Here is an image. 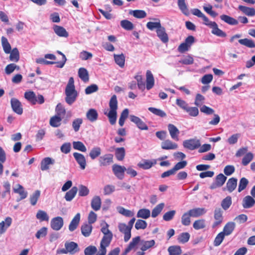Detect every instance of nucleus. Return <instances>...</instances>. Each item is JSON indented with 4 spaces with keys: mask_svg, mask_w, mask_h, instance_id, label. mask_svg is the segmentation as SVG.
<instances>
[{
    "mask_svg": "<svg viewBox=\"0 0 255 255\" xmlns=\"http://www.w3.org/2000/svg\"><path fill=\"white\" fill-rule=\"evenodd\" d=\"M134 79L137 81L136 84L138 89L141 91H143L145 88L147 90H149L154 85V79L153 74L149 70H147L146 73V86L141 75L135 76Z\"/></svg>",
    "mask_w": 255,
    "mask_h": 255,
    "instance_id": "f257e3e1",
    "label": "nucleus"
},
{
    "mask_svg": "<svg viewBox=\"0 0 255 255\" xmlns=\"http://www.w3.org/2000/svg\"><path fill=\"white\" fill-rule=\"evenodd\" d=\"M110 111L108 113L104 112L109 120V122L112 125L116 124L117 118L118 100L116 95L112 96L109 102Z\"/></svg>",
    "mask_w": 255,
    "mask_h": 255,
    "instance_id": "f03ea898",
    "label": "nucleus"
},
{
    "mask_svg": "<svg viewBox=\"0 0 255 255\" xmlns=\"http://www.w3.org/2000/svg\"><path fill=\"white\" fill-rule=\"evenodd\" d=\"M227 178L223 174L220 173L217 175L214 182L211 184L210 188L215 189L222 187L225 183Z\"/></svg>",
    "mask_w": 255,
    "mask_h": 255,
    "instance_id": "7ed1b4c3",
    "label": "nucleus"
},
{
    "mask_svg": "<svg viewBox=\"0 0 255 255\" xmlns=\"http://www.w3.org/2000/svg\"><path fill=\"white\" fill-rule=\"evenodd\" d=\"M183 145L185 148L193 150L199 148L201 143L199 139L192 138L184 140L183 142Z\"/></svg>",
    "mask_w": 255,
    "mask_h": 255,
    "instance_id": "20e7f679",
    "label": "nucleus"
},
{
    "mask_svg": "<svg viewBox=\"0 0 255 255\" xmlns=\"http://www.w3.org/2000/svg\"><path fill=\"white\" fill-rule=\"evenodd\" d=\"M214 218L215 221L212 225V228L215 229L220 225L223 221V211L220 208H217L214 212Z\"/></svg>",
    "mask_w": 255,
    "mask_h": 255,
    "instance_id": "39448f33",
    "label": "nucleus"
},
{
    "mask_svg": "<svg viewBox=\"0 0 255 255\" xmlns=\"http://www.w3.org/2000/svg\"><path fill=\"white\" fill-rule=\"evenodd\" d=\"M126 168L124 166L118 164H114L112 166V170L114 175L120 180H122L125 177V172Z\"/></svg>",
    "mask_w": 255,
    "mask_h": 255,
    "instance_id": "423d86ee",
    "label": "nucleus"
},
{
    "mask_svg": "<svg viewBox=\"0 0 255 255\" xmlns=\"http://www.w3.org/2000/svg\"><path fill=\"white\" fill-rule=\"evenodd\" d=\"M64 225L63 219L61 217H56L51 219L50 222L51 228L55 231H59Z\"/></svg>",
    "mask_w": 255,
    "mask_h": 255,
    "instance_id": "0eeeda50",
    "label": "nucleus"
},
{
    "mask_svg": "<svg viewBox=\"0 0 255 255\" xmlns=\"http://www.w3.org/2000/svg\"><path fill=\"white\" fill-rule=\"evenodd\" d=\"M130 120L131 122L135 124L136 127L141 130H147L148 126L139 118L134 115H130Z\"/></svg>",
    "mask_w": 255,
    "mask_h": 255,
    "instance_id": "6e6552de",
    "label": "nucleus"
},
{
    "mask_svg": "<svg viewBox=\"0 0 255 255\" xmlns=\"http://www.w3.org/2000/svg\"><path fill=\"white\" fill-rule=\"evenodd\" d=\"M113 155L106 154L100 157L99 159L100 166H107L113 162Z\"/></svg>",
    "mask_w": 255,
    "mask_h": 255,
    "instance_id": "1a4fd4ad",
    "label": "nucleus"
},
{
    "mask_svg": "<svg viewBox=\"0 0 255 255\" xmlns=\"http://www.w3.org/2000/svg\"><path fill=\"white\" fill-rule=\"evenodd\" d=\"M73 155L80 168L82 170L85 169L86 166V160L84 155L78 152H74Z\"/></svg>",
    "mask_w": 255,
    "mask_h": 255,
    "instance_id": "9d476101",
    "label": "nucleus"
},
{
    "mask_svg": "<svg viewBox=\"0 0 255 255\" xmlns=\"http://www.w3.org/2000/svg\"><path fill=\"white\" fill-rule=\"evenodd\" d=\"M64 246L65 248L67 249L68 253L72 255L78 253L80 251L78 244L74 242H67L65 243Z\"/></svg>",
    "mask_w": 255,
    "mask_h": 255,
    "instance_id": "9b49d317",
    "label": "nucleus"
},
{
    "mask_svg": "<svg viewBox=\"0 0 255 255\" xmlns=\"http://www.w3.org/2000/svg\"><path fill=\"white\" fill-rule=\"evenodd\" d=\"M157 37L164 43H167L169 40L168 34L166 32L165 27L162 25L156 30Z\"/></svg>",
    "mask_w": 255,
    "mask_h": 255,
    "instance_id": "f8f14e48",
    "label": "nucleus"
},
{
    "mask_svg": "<svg viewBox=\"0 0 255 255\" xmlns=\"http://www.w3.org/2000/svg\"><path fill=\"white\" fill-rule=\"evenodd\" d=\"M55 163V160L51 157H45L40 162V169L42 171L47 170L49 169L50 165H53Z\"/></svg>",
    "mask_w": 255,
    "mask_h": 255,
    "instance_id": "ddd939ff",
    "label": "nucleus"
},
{
    "mask_svg": "<svg viewBox=\"0 0 255 255\" xmlns=\"http://www.w3.org/2000/svg\"><path fill=\"white\" fill-rule=\"evenodd\" d=\"M168 130L171 137L176 141L179 140L178 136L180 133L179 129L174 125L169 124L167 126Z\"/></svg>",
    "mask_w": 255,
    "mask_h": 255,
    "instance_id": "4468645a",
    "label": "nucleus"
},
{
    "mask_svg": "<svg viewBox=\"0 0 255 255\" xmlns=\"http://www.w3.org/2000/svg\"><path fill=\"white\" fill-rule=\"evenodd\" d=\"M212 31L211 33L220 37H226L227 34L222 30L219 28L217 24L216 23H212L211 24Z\"/></svg>",
    "mask_w": 255,
    "mask_h": 255,
    "instance_id": "2eb2a0df",
    "label": "nucleus"
},
{
    "mask_svg": "<svg viewBox=\"0 0 255 255\" xmlns=\"http://www.w3.org/2000/svg\"><path fill=\"white\" fill-rule=\"evenodd\" d=\"M155 164H156L155 160L143 159L137 164V166L144 170H147L151 168Z\"/></svg>",
    "mask_w": 255,
    "mask_h": 255,
    "instance_id": "dca6fc26",
    "label": "nucleus"
},
{
    "mask_svg": "<svg viewBox=\"0 0 255 255\" xmlns=\"http://www.w3.org/2000/svg\"><path fill=\"white\" fill-rule=\"evenodd\" d=\"M92 225L87 223H84L81 227L82 234L85 237H89L92 233Z\"/></svg>",
    "mask_w": 255,
    "mask_h": 255,
    "instance_id": "f3484780",
    "label": "nucleus"
},
{
    "mask_svg": "<svg viewBox=\"0 0 255 255\" xmlns=\"http://www.w3.org/2000/svg\"><path fill=\"white\" fill-rule=\"evenodd\" d=\"M255 200L253 197L248 195L243 200V206L245 209L250 208L254 206Z\"/></svg>",
    "mask_w": 255,
    "mask_h": 255,
    "instance_id": "a211bd4d",
    "label": "nucleus"
},
{
    "mask_svg": "<svg viewBox=\"0 0 255 255\" xmlns=\"http://www.w3.org/2000/svg\"><path fill=\"white\" fill-rule=\"evenodd\" d=\"M78 192V188L76 186H74L71 189L67 191L64 196V199L67 202L71 201L75 197Z\"/></svg>",
    "mask_w": 255,
    "mask_h": 255,
    "instance_id": "6ab92c4d",
    "label": "nucleus"
},
{
    "mask_svg": "<svg viewBox=\"0 0 255 255\" xmlns=\"http://www.w3.org/2000/svg\"><path fill=\"white\" fill-rule=\"evenodd\" d=\"M192 217L197 218L205 214L207 210L204 208H196L188 211Z\"/></svg>",
    "mask_w": 255,
    "mask_h": 255,
    "instance_id": "aec40b11",
    "label": "nucleus"
},
{
    "mask_svg": "<svg viewBox=\"0 0 255 255\" xmlns=\"http://www.w3.org/2000/svg\"><path fill=\"white\" fill-rule=\"evenodd\" d=\"M80 220V214L78 213L75 216L69 225V230L70 231L73 232L77 229L79 224Z\"/></svg>",
    "mask_w": 255,
    "mask_h": 255,
    "instance_id": "412c9836",
    "label": "nucleus"
},
{
    "mask_svg": "<svg viewBox=\"0 0 255 255\" xmlns=\"http://www.w3.org/2000/svg\"><path fill=\"white\" fill-rule=\"evenodd\" d=\"M12 219L10 217H7L4 221L0 223V236L3 234L7 229L10 226Z\"/></svg>",
    "mask_w": 255,
    "mask_h": 255,
    "instance_id": "4be33fe9",
    "label": "nucleus"
},
{
    "mask_svg": "<svg viewBox=\"0 0 255 255\" xmlns=\"http://www.w3.org/2000/svg\"><path fill=\"white\" fill-rule=\"evenodd\" d=\"M87 119L91 122L96 121L98 118L97 111L94 109H89L86 115Z\"/></svg>",
    "mask_w": 255,
    "mask_h": 255,
    "instance_id": "5701e85b",
    "label": "nucleus"
},
{
    "mask_svg": "<svg viewBox=\"0 0 255 255\" xmlns=\"http://www.w3.org/2000/svg\"><path fill=\"white\" fill-rule=\"evenodd\" d=\"M236 225L234 222H228L224 226L223 231L222 232L223 233L225 236H229L232 233Z\"/></svg>",
    "mask_w": 255,
    "mask_h": 255,
    "instance_id": "b1692460",
    "label": "nucleus"
},
{
    "mask_svg": "<svg viewBox=\"0 0 255 255\" xmlns=\"http://www.w3.org/2000/svg\"><path fill=\"white\" fill-rule=\"evenodd\" d=\"M177 147V144L173 142L169 139L165 140L161 143V148L163 149H176Z\"/></svg>",
    "mask_w": 255,
    "mask_h": 255,
    "instance_id": "393cba45",
    "label": "nucleus"
},
{
    "mask_svg": "<svg viewBox=\"0 0 255 255\" xmlns=\"http://www.w3.org/2000/svg\"><path fill=\"white\" fill-rule=\"evenodd\" d=\"M237 181V179L234 177L231 178L228 180L226 183V187L230 193L232 192L236 188Z\"/></svg>",
    "mask_w": 255,
    "mask_h": 255,
    "instance_id": "a878e982",
    "label": "nucleus"
},
{
    "mask_svg": "<svg viewBox=\"0 0 255 255\" xmlns=\"http://www.w3.org/2000/svg\"><path fill=\"white\" fill-rule=\"evenodd\" d=\"M238 8L245 14L248 16H253L255 15V9L253 7H249L240 5L238 7Z\"/></svg>",
    "mask_w": 255,
    "mask_h": 255,
    "instance_id": "bb28decb",
    "label": "nucleus"
},
{
    "mask_svg": "<svg viewBox=\"0 0 255 255\" xmlns=\"http://www.w3.org/2000/svg\"><path fill=\"white\" fill-rule=\"evenodd\" d=\"M53 30L55 33L60 37H67L68 36V32L62 26L55 25L53 27Z\"/></svg>",
    "mask_w": 255,
    "mask_h": 255,
    "instance_id": "cd10ccee",
    "label": "nucleus"
},
{
    "mask_svg": "<svg viewBox=\"0 0 255 255\" xmlns=\"http://www.w3.org/2000/svg\"><path fill=\"white\" fill-rule=\"evenodd\" d=\"M101 207V200L99 196H94L91 201L92 208L97 211L100 209Z\"/></svg>",
    "mask_w": 255,
    "mask_h": 255,
    "instance_id": "c85d7f7f",
    "label": "nucleus"
},
{
    "mask_svg": "<svg viewBox=\"0 0 255 255\" xmlns=\"http://www.w3.org/2000/svg\"><path fill=\"white\" fill-rule=\"evenodd\" d=\"M78 76L84 82H87L89 80V73L85 68H80L78 70Z\"/></svg>",
    "mask_w": 255,
    "mask_h": 255,
    "instance_id": "c756f323",
    "label": "nucleus"
},
{
    "mask_svg": "<svg viewBox=\"0 0 255 255\" xmlns=\"http://www.w3.org/2000/svg\"><path fill=\"white\" fill-rule=\"evenodd\" d=\"M177 4L179 9L185 15H189L190 14L187 5L185 3V0H177Z\"/></svg>",
    "mask_w": 255,
    "mask_h": 255,
    "instance_id": "7c9ffc66",
    "label": "nucleus"
},
{
    "mask_svg": "<svg viewBox=\"0 0 255 255\" xmlns=\"http://www.w3.org/2000/svg\"><path fill=\"white\" fill-rule=\"evenodd\" d=\"M24 97L32 105H35L37 103V97L33 91L26 92L24 94Z\"/></svg>",
    "mask_w": 255,
    "mask_h": 255,
    "instance_id": "2f4dec72",
    "label": "nucleus"
},
{
    "mask_svg": "<svg viewBox=\"0 0 255 255\" xmlns=\"http://www.w3.org/2000/svg\"><path fill=\"white\" fill-rule=\"evenodd\" d=\"M220 18L222 20L230 25H235L238 24V21L237 20L227 15H221Z\"/></svg>",
    "mask_w": 255,
    "mask_h": 255,
    "instance_id": "473e14b6",
    "label": "nucleus"
},
{
    "mask_svg": "<svg viewBox=\"0 0 255 255\" xmlns=\"http://www.w3.org/2000/svg\"><path fill=\"white\" fill-rule=\"evenodd\" d=\"M114 59L116 63L120 67L123 68L125 65V56L122 53L121 54H114Z\"/></svg>",
    "mask_w": 255,
    "mask_h": 255,
    "instance_id": "72a5a7b5",
    "label": "nucleus"
},
{
    "mask_svg": "<svg viewBox=\"0 0 255 255\" xmlns=\"http://www.w3.org/2000/svg\"><path fill=\"white\" fill-rule=\"evenodd\" d=\"M61 121L62 118L61 117L55 115L50 118L49 123L52 127L57 128L61 125Z\"/></svg>",
    "mask_w": 255,
    "mask_h": 255,
    "instance_id": "f704fd0d",
    "label": "nucleus"
},
{
    "mask_svg": "<svg viewBox=\"0 0 255 255\" xmlns=\"http://www.w3.org/2000/svg\"><path fill=\"white\" fill-rule=\"evenodd\" d=\"M126 151L124 147H118L115 149V156L119 161H122L125 156Z\"/></svg>",
    "mask_w": 255,
    "mask_h": 255,
    "instance_id": "c9c22d12",
    "label": "nucleus"
},
{
    "mask_svg": "<svg viewBox=\"0 0 255 255\" xmlns=\"http://www.w3.org/2000/svg\"><path fill=\"white\" fill-rule=\"evenodd\" d=\"M150 212L147 209H141L138 211L136 215L137 218L146 219L150 217Z\"/></svg>",
    "mask_w": 255,
    "mask_h": 255,
    "instance_id": "e433bc0d",
    "label": "nucleus"
},
{
    "mask_svg": "<svg viewBox=\"0 0 255 255\" xmlns=\"http://www.w3.org/2000/svg\"><path fill=\"white\" fill-rule=\"evenodd\" d=\"M129 13L137 18H143L146 16V13L143 10H131Z\"/></svg>",
    "mask_w": 255,
    "mask_h": 255,
    "instance_id": "4c0bfd02",
    "label": "nucleus"
},
{
    "mask_svg": "<svg viewBox=\"0 0 255 255\" xmlns=\"http://www.w3.org/2000/svg\"><path fill=\"white\" fill-rule=\"evenodd\" d=\"M232 203L231 197L228 196L222 201L221 206L224 210L226 211L230 207Z\"/></svg>",
    "mask_w": 255,
    "mask_h": 255,
    "instance_id": "58836bf2",
    "label": "nucleus"
},
{
    "mask_svg": "<svg viewBox=\"0 0 255 255\" xmlns=\"http://www.w3.org/2000/svg\"><path fill=\"white\" fill-rule=\"evenodd\" d=\"M40 196V191L37 190L35 191L29 197L30 202L31 205L34 206L36 204Z\"/></svg>",
    "mask_w": 255,
    "mask_h": 255,
    "instance_id": "ea45409f",
    "label": "nucleus"
},
{
    "mask_svg": "<svg viewBox=\"0 0 255 255\" xmlns=\"http://www.w3.org/2000/svg\"><path fill=\"white\" fill-rule=\"evenodd\" d=\"M1 44L4 52L7 54L10 53L11 50L10 45L7 38L4 36L1 37Z\"/></svg>",
    "mask_w": 255,
    "mask_h": 255,
    "instance_id": "a19ab883",
    "label": "nucleus"
},
{
    "mask_svg": "<svg viewBox=\"0 0 255 255\" xmlns=\"http://www.w3.org/2000/svg\"><path fill=\"white\" fill-rule=\"evenodd\" d=\"M118 212L127 217H131L134 216V212L120 206L117 208Z\"/></svg>",
    "mask_w": 255,
    "mask_h": 255,
    "instance_id": "79ce46f5",
    "label": "nucleus"
},
{
    "mask_svg": "<svg viewBox=\"0 0 255 255\" xmlns=\"http://www.w3.org/2000/svg\"><path fill=\"white\" fill-rule=\"evenodd\" d=\"M169 255H180L182 253V250L180 246H170L168 249Z\"/></svg>",
    "mask_w": 255,
    "mask_h": 255,
    "instance_id": "37998d69",
    "label": "nucleus"
},
{
    "mask_svg": "<svg viewBox=\"0 0 255 255\" xmlns=\"http://www.w3.org/2000/svg\"><path fill=\"white\" fill-rule=\"evenodd\" d=\"M154 245L155 241L154 240L150 241H142V246L140 249L142 251L144 252L152 247Z\"/></svg>",
    "mask_w": 255,
    "mask_h": 255,
    "instance_id": "c03bdc74",
    "label": "nucleus"
},
{
    "mask_svg": "<svg viewBox=\"0 0 255 255\" xmlns=\"http://www.w3.org/2000/svg\"><path fill=\"white\" fill-rule=\"evenodd\" d=\"M239 42L241 44L246 46L249 48H252L255 47V43L252 39L248 38L241 39L239 40Z\"/></svg>",
    "mask_w": 255,
    "mask_h": 255,
    "instance_id": "a18cd8bd",
    "label": "nucleus"
},
{
    "mask_svg": "<svg viewBox=\"0 0 255 255\" xmlns=\"http://www.w3.org/2000/svg\"><path fill=\"white\" fill-rule=\"evenodd\" d=\"M206 227L205 220L204 219H200L196 220L193 224V227L196 230L203 229Z\"/></svg>",
    "mask_w": 255,
    "mask_h": 255,
    "instance_id": "49530a36",
    "label": "nucleus"
},
{
    "mask_svg": "<svg viewBox=\"0 0 255 255\" xmlns=\"http://www.w3.org/2000/svg\"><path fill=\"white\" fill-rule=\"evenodd\" d=\"M72 143L74 149L83 152H85L87 151L86 147L85 146V145L83 144L82 142L80 141H73Z\"/></svg>",
    "mask_w": 255,
    "mask_h": 255,
    "instance_id": "de8ad7c7",
    "label": "nucleus"
},
{
    "mask_svg": "<svg viewBox=\"0 0 255 255\" xmlns=\"http://www.w3.org/2000/svg\"><path fill=\"white\" fill-rule=\"evenodd\" d=\"M191 215L188 211L183 214L181 217V223L184 226H189L191 223L190 217Z\"/></svg>",
    "mask_w": 255,
    "mask_h": 255,
    "instance_id": "09e8293b",
    "label": "nucleus"
},
{
    "mask_svg": "<svg viewBox=\"0 0 255 255\" xmlns=\"http://www.w3.org/2000/svg\"><path fill=\"white\" fill-rule=\"evenodd\" d=\"M17 194H18L20 196L19 199V200H20L26 198L27 196L28 193L25 190L23 186L20 184H17Z\"/></svg>",
    "mask_w": 255,
    "mask_h": 255,
    "instance_id": "8fccbe9b",
    "label": "nucleus"
},
{
    "mask_svg": "<svg viewBox=\"0 0 255 255\" xmlns=\"http://www.w3.org/2000/svg\"><path fill=\"white\" fill-rule=\"evenodd\" d=\"M83 121L82 118H77L74 119L72 123V126L75 132L79 130L81 125L83 124Z\"/></svg>",
    "mask_w": 255,
    "mask_h": 255,
    "instance_id": "3c124183",
    "label": "nucleus"
},
{
    "mask_svg": "<svg viewBox=\"0 0 255 255\" xmlns=\"http://www.w3.org/2000/svg\"><path fill=\"white\" fill-rule=\"evenodd\" d=\"M148 110L152 114L158 117L163 118L166 116V114L162 110L153 107H149Z\"/></svg>",
    "mask_w": 255,
    "mask_h": 255,
    "instance_id": "603ef678",
    "label": "nucleus"
},
{
    "mask_svg": "<svg viewBox=\"0 0 255 255\" xmlns=\"http://www.w3.org/2000/svg\"><path fill=\"white\" fill-rule=\"evenodd\" d=\"M253 158L254 154L252 152H249L247 153L242 159V165L244 166H247L253 159Z\"/></svg>",
    "mask_w": 255,
    "mask_h": 255,
    "instance_id": "864d4df0",
    "label": "nucleus"
},
{
    "mask_svg": "<svg viewBox=\"0 0 255 255\" xmlns=\"http://www.w3.org/2000/svg\"><path fill=\"white\" fill-rule=\"evenodd\" d=\"M112 238L113 235L110 234L108 235L104 236L101 241L100 245H103L104 247H108L112 241Z\"/></svg>",
    "mask_w": 255,
    "mask_h": 255,
    "instance_id": "5fc2aeb1",
    "label": "nucleus"
},
{
    "mask_svg": "<svg viewBox=\"0 0 255 255\" xmlns=\"http://www.w3.org/2000/svg\"><path fill=\"white\" fill-rule=\"evenodd\" d=\"M164 206V203H160L157 205L152 211L151 216L153 218L156 217L161 212Z\"/></svg>",
    "mask_w": 255,
    "mask_h": 255,
    "instance_id": "6e6d98bb",
    "label": "nucleus"
},
{
    "mask_svg": "<svg viewBox=\"0 0 255 255\" xmlns=\"http://www.w3.org/2000/svg\"><path fill=\"white\" fill-rule=\"evenodd\" d=\"M101 153V148L99 147H94L91 149L89 153V156H90L92 159H95V158L99 156Z\"/></svg>",
    "mask_w": 255,
    "mask_h": 255,
    "instance_id": "4d7b16f0",
    "label": "nucleus"
},
{
    "mask_svg": "<svg viewBox=\"0 0 255 255\" xmlns=\"http://www.w3.org/2000/svg\"><path fill=\"white\" fill-rule=\"evenodd\" d=\"M78 195L80 197H84L87 196L90 192L89 189L85 185H80L79 186Z\"/></svg>",
    "mask_w": 255,
    "mask_h": 255,
    "instance_id": "13d9d810",
    "label": "nucleus"
},
{
    "mask_svg": "<svg viewBox=\"0 0 255 255\" xmlns=\"http://www.w3.org/2000/svg\"><path fill=\"white\" fill-rule=\"evenodd\" d=\"M161 26L160 20L158 22H152L149 21L146 23L147 28L150 30L153 31L154 30H157Z\"/></svg>",
    "mask_w": 255,
    "mask_h": 255,
    "instance_id": "bf43d9fd",
    "label": "nucleus"
},
{
    "mask_svg": "<svg viewBox=\"0 0 255 255\" xmlns=\"http://www.w3.org/2000/svg\"><path fill=\"white\" fill-rule=\"evenodd\" d=\"M185 111L191 117H195L199 114V110L198 108L196 107L188 106Z\"/></svg>",
    "mask_w": 255,
    "mask_h": 255,
    "instance_id": "052dcab7",
    "label": "nucleus"
},
{
    "mask_svg": "<svg viewBox=\"0 0 255 255\" xmlns=\"http://www.w3.org/2000/svg\"><path fill=\"white\" fill-rule=\"evenodd\" d=\"M36 218L41 221H47L49 220V216L44 211H38L36 215Z\"/></svg>",
    "mask_w": 255,
    "mask_h": 255,
    "instance_id": "680f3d73",
    "label": "nucleus"
},
{
    "mask_svg": "<svg viewBox=\"0 0 255 255\" xmlns=\"http://www.w3.org/2000/svg\"><path fill=\"white\" fill-rule=\"evenodd\" d=\"M190 237V235L188 233H182L179 235L177 240L179 243L185 244L189 241Z\"/></svg>",
    "mask_w": 255,
    "mask_h": 255,
    "instance_id": "e2e57ef3",
    "label": "nucleus"
},
{
    "mask_svg": "<svg viewBox=\"0 0 255 255\" xmlns=\"http://www.w3.org/2000/svg\"><path fill=\"white\" fill-rule=\"evenodd\" d=\"M121 26L127 30H130L133 28V24L128 20H123L121 21Z\"/></svg>",
    "mask_w": 255,
    "mask_h": 255,
    "instance_id": "0e129e2a",
    "label": "nucleus"
},
{
    "mask_svg": "<svg viewBox=\"0 0 255 255\" xmlns=\"http://www.w3.org/2000/svg\"><path fill=\"white\" fill-rule=\"evenodd\" d=\"M65 102L70 106L72 105L76 100L78 94H65Z\"/></svg>",
    "mask_w": 255,
    "mask_h": 255,
    "instance_id": "69168bd1",
    "label": "nucleus"
},
{
    "mask_svg": "<svg viewBox=\"0 0 255 255\" xmlns=\"http://www.w3.org/2000/svg\"><path fill=\"white\" fill-rule=\"evenodd\" d=\"M249 184L248 180L245 177L242 178L239 182V185L238 187V192H240L242 191L245 189L248 184Z\"/></svg>",
    "mask_w": 255,
    "mask_h": 255,
    "instance_id": "338daca9",
    "label": "nucleus"
},
{
    "mask_svg": "<svg viewBox=\"0 0 255 255\" xmlns=\"http://www.w3.org/2000/svg\"><path fill=\"white\" fill-rule=\"evenodd\" d=\"M97 252V248L94 246H89L84 250L85 255H94Z\"/></svg>",
    "mask_w": 255,
    "mask_h": 255,
    "instance_id": "774afa93",
    "label": "nucleus"
}]
</instances>
